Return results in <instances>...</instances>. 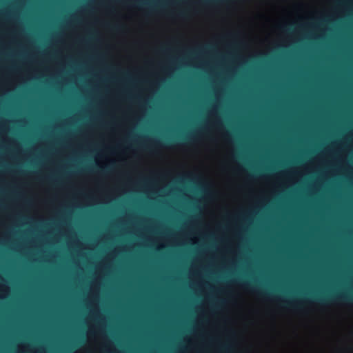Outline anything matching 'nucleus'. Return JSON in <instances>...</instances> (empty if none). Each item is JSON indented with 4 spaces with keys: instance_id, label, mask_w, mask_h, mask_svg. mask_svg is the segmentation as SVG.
Returning a JSON list of instances; mask_svg holds the SVG:
<instances>
[{
    "instance_id": "f03ea898",
    "label": "nucleus",
    "mask_w": 353,
    "mask_h": 353,
    "mask_svg": "<svg viewBox=\"0 0 353 353\" xmlns=\"http://www.w3.org/2000/svg\"><path fill=\"white\" fill-rule=\"evenodd\" d=\"M21 347H26V346L21 345ZM19 353H26L25 351L21 350V346L19 347Z\"/></svg>"
},
{
    "instance_id": "f257e3e1",
    "label": "nucleus",
    "mask_w": 353,
    "mask_h": 353,
    "mask_svg": "<svg viewBox=\"0 0 353 353\" xmlns=\"http://www.w3.org/2000/svg\"><path fill=\"white\" fill-rule=\"evenodd\" d=\"M9 288L6 283L0 284V297L3 298L8 295Z\"/></svg>"
}]
</instances>
